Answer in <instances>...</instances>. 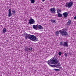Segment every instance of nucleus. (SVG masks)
<instances>
[{"mask_svg": "<svg viewBox=\"0 0 76 76\" xmlns=\"http://www.w3.org/2000/svg\"><path fill=\"white\" fill-rule=\"evenodd\" d=\"M58 63V61L57 59L56 58H54L52 59H50L48 61V63L50 66L51 67H57V66H61V64H57L56 65H51V64H57Z\"/></svg>", "mask_w": 76, "mask_h": 76, "instance_id": "1", "label": "nucleus"}, {"mask_svg": "<svg viewBox=\"0 0 76 76\" xmlns=\"http://www.w3.org/2000/svg\"><path fill=\"white\" fill-rule=\"evenodd\" d=\"M60 34H61L62 36H66L67 33L66 29L61 30L59 31Z\"/></svg>", "mask_w": 76, "mask_h": 76, "instance_id": "2", "label": "nucleus"}, {"mask_svg": "<svg viewBox=\"0 0 76 76\" xmlns=\"http://www.w3.org/2000/svg\"><path fill=\"white\" fill-rule=\"evenodd\" d=\"M29 39L33 41H38V39L36 38V36L31 34H29Z\"/></svg>", "mask_w": 76, "mask_h": 76, "instance_id": "3", "label": "nucleus"}, {"mask_svg": "<svg viewBox=\"0 0 76 76\" xmlns=\"http://www.w3.org/2000/svg\"><path fill=\"white\" fill-rule=\"evenodd\" d=\"M73 2H69V3L67 2L65 4V6L68 8H70L72 6H73Z\"/></svg>", "mask_w": 76, "mask_h": 76, "instance_id": "4", "label": "nucleus"}, {"mask_svg": "<svg viewBox=\"0 0 76 76\" xmlns=\"http://www.w3.org/2000/svg\"><path fill=\"white\" fill-rule=\"evenodd\" d=\"M29 23L30 25H32L35 23V20L34 19L31 18L29 20Z\"/></svg>", "mask_w": 76, "mask_h": 76, "instance_id": "5", "label": "nucleus"}, {"mask_svg": "<svg viewBox=\"0 0 76 76\" xmlns=\"http://www.w3.org/2000/svg\"><path fill=\"white\" fill-rule=\"evenodd\" d=\"M69 46V42L66 41L64 42L63 43V47H68Z\"/></svg>", "mask_w": 76, "mask_h": 76, "instance_id": "6", "label": "nucleus"}, {"mask_svg": "<svg viewBox=\"0 0 76 76\" xmlns=\"http://www.w3.org/2000/svg\"><path fill=\"white\" fill-rule=\"evenodd\" d=\"M50 12L51 13H56V9L54 8H51L50 10Z\"/></svg>", "mask_w": 76, "mask_h": 76, "instance_id": "7", "label": "nucleus"}, {"mask_svg": "<svg viewBox=\"0 0 76 76\" xmlns=\"http://www.w3.org/2000/svg\"><path fill=\"white\" fill-rule=\"evenodd\" d=\"M12 15V14L11 13V9H10L9 10L8 17H10V16H11V15Z\"/></svg>", "mask_w": 76, "mask_h": 76, "instance_id": "8", "label": "nucleus"}, {"mask_svg": "<svg viewBox=\"0 0 76 76\" xmlns=\"http://www.w3.org/2000/svg\"><path fill=\"white\" fill-rule=\"evenodd\" d=\"M37 27L39 29H44V27L41 25H38Z\"/></svg>", "mask_w": 76, "mask_h": 76, "instance_id": "9", "label": "nucleus"}, {"mask_svg": "<svg viewBox=\"0 0 76 76\" xmlns=\"http://www.w3.org/2000/svg\"><path fill=\"white\" fill-rule=\"evenodd\" d=\"M63 15L64 18H67L68 16V13L67 12H65L63 13Z\"/></svg>", "mask_w": 76, "mask_h": 76, "instance_id": "10", "label": "nucleus"}, {"mask_svg": "<svg viewBox=\"0 0 76 76\" xmlns=\"http://www.w3.org/2000/svg\"><path fill=\"white\" fill-rule=\"evenodd\" d=\"M25 36V39H29V35L28 34H26Z\"/></svg>", "mask_w": 76, "mask_h": 76, "instance_id": "11", "label": "nucleus"}, {"mask_svg": "<svg viewBox=\"0 0 76 76\" xmlns=\"http://www.w3.org/2000/svg\"><path fill=\"white\" fill-rule=\"evenodd\" d=\"M71 23H72V20H69L68 21L67 23V25L70 26L71 24Z\"/></svg>", "mask_w": 76, "mask_h": 76, "instance_id": "12", "label": "nucleus"}, {"mask_svg": "<svg viewBox=\"0 0 76 76\" xmlns=\"http://www.w3.org/2000/svg\"><path fill=\"white\" fill-rule=\"evenodd\" d=\"M58 16L59 18H62V17H63L62 14L60 13H58Z\"/></svg>", "mask_w": 76, "mask_h": 76, "instance_id": "13", "label": "nucleus"}, {"mask_svg": "<svg viewBox=\"0 0 76 76\" xmlns=\"http://www.w3.org/2000/svg\"><path fill=\"white\" fill-rule=\"evenodd\" d=\"M50 22L52 23H56V20H53V19H51L50 20Z\"/></svg>", "mask_w": 76, "mask_h": 76, "instance_id": "14", "label": "nucleus"}, {"mask_svg": "<svg viewBox=\"0 0 76 76\" xmlns=\"http://www.w3.org/2000/svg\"><path fill=\"white\" fill-rule=\"evenodd\" d=\"M6 28H4L3 29L2 32L3 33H6Z\"/></svg>", "mask_w": 76, "mask_h": 76, "instance_id": "15", "label": "nucleus"}, {"mask_svg": "<svg viewBox=\"0 0 76 76\" xmlns=\"http://www.w3.org/2000/svg\"><path fill=\"white\" fill-rule=\"evenodd\" d=\"M33 28L34 29H36L37 28V25H34L33 26Z\"/></svg>", "mask_w": 76, "mask_h": 76, "instance_id": "16", "label": "nucleus"}, {"mask_svg": "<svg viewBox=\"0 0 76 76\" xmlns=\"http://www.w3.org/2000/svg\"><path fill=\"white\" fill-rule=\"evenodd\" d=\"M61 12V10L60 9H58L57 10V13H60V12Z\"/></svg>", "mask_w": 76, "mask_h": 76, "instance_id": "17", "label": "nucleus"}, {"mask_svg": "<svg viewBox=\"0 0 76 76\" xmlns=\"http://www.w3.org/2000/svg\"><path fill=\"white\" fill-rule=\"evenodd\" d=\"M55 34L57 36H58V34H59V32H58V31H57L56 32Z\"/></svg>", "mask_w": 76, "mask_h": 76, "instance_id": "18", "label": "nucleus"}, {"mask_svg": "<svg viewBox=\"0 0 76 76\" xmlns=\"http://www.w3.org/2000/svg\"><path fill=\"white\" fill-rule=\"evenodd\" d=\"M30 1H31V3H35V0H30Z\"/></svg>", "mask_w": 76, "mask_h": 76, "instance_id": "19", "label": "nucleus"}, {"mask_svg": "<svg viewBox=\"0 0 76 76\" xmlns=\"http://www.w3.org/2000/svg\"><path fill=\"white\" fill-rule=\"evenodd\" d=\"M60 44L61 45H63V42H61Z\"/></svg>", "mask_w": 76, "mask_h": 76, "instance_id": "20", "label": "nucleus"}, {"mask_svg": "<svg viewBox=\"0 0 76 76\" xmlns=\"http://www.w3.org/2000/svg\"><path fill=\"white\" fill-rule=\"evenodd\" d=\"M54 70H55V71H56L57 72H60V69H54Z\"/></svg>", "mask_w": 76, "mask_h": 76, "instance_id": "21", "label": "nucleus"}, {"mask_svg": "<svg viewBox=\"0 0 76 76\" xmlns=\"http://www.w3.org/2000/svg\"><path fill=\"white\" fill-rule=\"evenodd\" d=\"M25 50L26 51H29V49L28 48H26L25 49Z\"/></svg>", "mask_w": 76, "mask_h": 76, "instance_id": "22", "label": "nucleus"}, {"mask_svg": "<svg viewBox=\"0 0 76 76\" xmlns=\"http://www.w3.org/2000/svg\"><path fill=\"white\" fill-rule=\"evenodd\" d=\"M61 54H62V53H61V52H59L58 53L59 56H61Z\"/></svg>", "mask_w": 76, "mask_h": 76, "instance_id": "23", "label": "nucleus"}, {"mask_svg": "<svg viewBox=\"0 0 76 76\" xmlns=\"http://www.w3.org/2000/svg\"><path fill=\"white\" fill-rule=\"evenodd\" d=\"M15 10H12V13H14V14L15 13Z\"/></svg>", "mask_w": 76, "mask_h": 76, "instance_id": "24", "label": "nucleus"}, {"mask_svg": "<svg viewBox=\"0 0 76 76\" xmlns=\"http://www.w3.org/2000/svg\"><path fill=\"white\" fill-rule=\"evenodd\" d=\"M32 50V48H29V51H31V50Z\"/></svg>", "mask_w": 76, "mask_h": 76, "instance_id": "25", "label": "nucleus"}, {"mask_svg": "<svg viewBox=\"0 0 76 76\" xmlns=\"http://www.w3.org/2000/svg\"><path fill=\"white\" fill-rule=\"evenodd\" d=\"M58 66L57 67H58V68H59V69H61L62 67H59Z\"/></svg>", "mask_w": 76, "mask_h": 76, "instance_id": "26", "label": "nucleus"}, {"mask_svg": "<svg viewBox=\"0 0 76 76\" xmlns=\"http://www.w3.org/2000/svg\"><path fill=\"white\" fill-rule=\"evenodd\" d=\"M74 19H76V16L74 17Z\"/></svg>", "mask_w": 76, "mask_h": 76, "instance_id": "27", "label": "nucleus"}, {"mask_svg": "<svg viewBox=\"0 0 76 76\" xmlns=\"http://www.w3.org/2000/svg\"><path fill=\"white\" fill-rule=\"evenodd\" d=\"M65 56H67V54H65Z\"/></svg>", "mask_w": 76, "mask_h": 76, "instance_id": "28", "label": "nucleus"}, {"mask_svg": "<svg viewBox=\"0 0 76 76\" xmlns=\"http://www.w3.org/2000/svg\"><path fill=\"white\" fill-rule=\"evenodd\" d=\"M45 0H42V1L43 2L45 1Z\"/></svg>", "mask_w": 76, "mask_h": 76, "instance_id": "29", "label": "nucleus"}]
</instances>
